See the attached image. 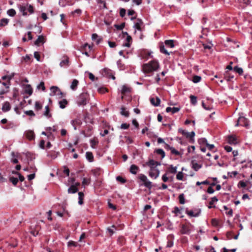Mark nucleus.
I'll list each match as a JSON object with an SVG mask.
<instances>
[{
	"label": "nucleus",
	"instance_id": "54",
	"mask_svg": "<svg viewBox=\"0 0 252 252\" xmlns=\"http://www.w3.org/2000/svg\"><path fill=\"white\" fill-rule=\"evenodd\" d=\"M116 180L117 181L122 184L125 183L126 182V180L120 176H117L116 177Z\"/></svg>",
	"mask_w": 252,
	"mask_h": 252
},
{
	"label": "nucleus",
	"instance_id": "57",
	"mask_svg": "<svg viewBox=\"0 0 252 252\" xmlns=\"http://www.w3.org/2000/svg\"><path fill=\"white\" fill-rule=\"evenodd\" d=\"M90 183V180L87 178H83L82 180V185L86 186L88 185Z\"/></svg>",
	"mask_w": 252,
	"mask_h": 252
},
{
	"label": "nucleus",
	"instance_id": "56",
	"mask_svg": "<svg viewBox=\"0 0 252 252\" xmlns=\"http://www.w3.org/2000/svg\"><path fill=\"white\" fill-rule=\"evenodd\" d=\"M77 244L76 242H75L73 241H69L67 242V246L70 247H76Z\"/></svg>",
	"mask_w": 252,
	"mask_h": 252
},
{
	"label": "nucleus",
	"instance_id": "24",
	"mask_svg": "<svg viewBox=\"0 0 252 252\" xmlns=\"http://www.w3.org/2000/svg\"><path fill=\"white\" fill-rule=\"evenodd\" d=\"M92 40L96 41V43L98 44L102 40V38L99 37L96 33H93L92 35Z\"/></svg>",
	"mask_w": 252,
	"mask_h": 252
},
{
	"label": "nucleus",
	"instance_id": "46",
	"mask_svg": "<svg viewBox=\"0 0 252 252\" xmlns=\"http://www.w3.org/2000/svg\"><path fill=\"white\" fill-rule=\"evenodd\" d=\"M7 14L11 17H13L16 14V11L14 9H10L7 10Z\"/></svg>",
	"mask_w": 252,
	"mask_h": 252
},
{
	"label": "nucleus",
	"instance_id": "31",
	"mask_svg": "<svg viewBox=\"0 0 252 252\" xmlns=\"http://www.w3.org/2000/svg\"><path fill=\"white\" fill-rule=\"evenodd\" d=\"M192 168L196 171H198L199 169L201 168V165L199 164L196 162L193 161L191 162Z\"/></svg>",
	"mask_w": 252,
	"mask_h": 252
},
{
	"label": "nucleus",
	"instance_id": "28",
	"mask_svg": "<svg viewBox=\"0 0 252 252\" xmlns=\"http://www.w3.org/2000/svg\"><path fill=\"white\" fill-rule=\"evenodd\" d=\"M138 170V167L134 164L130 167V172L132 174H136Z\"/></svg>",
	"mask_w": 252,
	"mask_h": 252
},
{
	"label": "nucleus",
	"instance_id": "30",
	"mask_svg": "<svg viewBox=\"0 0 252 252\" xmlns=\"http://www.w3.org/2000/svg\"><path fill=\"white\" fill-rule=\"evenodd\" d=\"M164 44L167 47L173 48L174 47L173 40H166L164 41Z\"/></svg>",
	"mask_w": 252,
	"mask_h": 252
},
{
	"label": "nucleus",
	"instance_id": "9",
	"mask_svg": "<svg viewBox=\"0 0 252 252\" xmlns=\"http://www.w3.org/2000/svg\"><path fill=\"white\" fill-rule=\"evenodd\" d=\"M146 165L148 166L150 169L157 168V166L160 165V163L153 159H150L148 162H146Z\"/></svg>",
	"mask_w": 252,
	"mask_h": 252
},
{
	"label": "nucleus",
	"instance_id": "36",
	"mask_svg": "<svg viewBox=\"0 0 252 252\" xmlns=\"http://www.w3.org/2000/svg\"><path fill=\"white\" fill-rule=\"evenodd\" d=\"M198 143L200 145V146H202L204 145H206L208 143L207 139L205 138H201L199 139L198 140Z\"/></svg>",
	"mask_w": 252,
	"mask_h": 252
},
{
	"label": "nucleus",
	"instance_id": "35",
	"mask_svg": "<svg viewBox=\"0 0 252 252\" xmlns=\"http://www.w3.org/2000/svg\"><path fill=\"white\" fill-rule=\"evenodd\" d=\"M224 209L226 210L225 214L228 216L229 217H231L233 215V210L232 209H229L227 208L226 206H224L223 207Z\"/></svg>",
	"mask_w": 252,
	"mask_h": 252
},
{
	"label": "nucleus",
	"instance_id": "22",
	"mask_svg": "<svg viewBox=\"0 0 252 252\" xmlns=\"http://www.w3.org/2000/svg\"><path fill=\"white\" fill-rule=\"evenodd\" d=\"M67 104L68 101L66 99H63L59 101V105L61 109L65 108Z\"/></svg>",
	"mask_w": 252,
	"mask_h": 252
},
{
	"label": "nucleus",
	"instance_id": "50",
	"mask_svg": "<svg viewBox=\"0 0 252 252\" xmlns=\"http://www.w3.org/2000/svg\"><path fill=\"white\" fill-rule=\"evenodd\" d=\"M9 180L13 185L15 186L17 185L18 182V179L14 177H10Z\"/></svg>",
	"mask_w": 252,
	"mask_h": 252
},
{
	"label": "nucleus",
	"instance_id": "33",
	"mask_svg": "<svg viewBox=\"0 0 252 252\" xmlns=\"http://www.w3.org/2000/svg\"><path fill=\"white\" fill-rule=\"evenodd\" d=\"M121 91L122 94H125L126 93L129 92L130 91V89L126 85H123L122 87Z\"/></svg>",
	"mask_w": 252,
	"mask_h": 252
},
{
	"label": "nucleus",
	"instance_id": "51",
	"mask_svg": "<svg viewBox=\"0 0 252 252\" xmlns=\"http://www.w3.org/2000/svg\"><path fill=\"white\" fill-rule=\"evenodd\" d=\"M227 174L229 177L232 178L235 177L236 175H237L238 173L236 171H234L232 172H228Z\"/></svg>",
	"mask_w": 252,
	"mask_h": 252
},
{
	"label": "nucleus",
	"instance_id": "6",
	"mask_svg": "<svg viewBox=\"0 0 252 252\" xmlns=\"http://www.w3.org/2000/svg\"><path fill=\"white\" fill-rule=\"evenodd\" d=\"M242 126L248 128L249 126L248 120L244 117H240L235 126Z\"/></svg>",
	"mask_w": 252,
	"mask_h": 252
},
{
	"label": "nucleus",
	"instance_id": "18",
	"mask_svg": "<svg viewBox=\"0 0 252 252\" xmlns=\"http://www.w3.org/2000/svg\"><path fill=\"white\" fill-rule=\"evenodd\" d=\"M26 137L30 140H32L34 138V133L32 130H28L25 132Z\"/></svg>",
	"mask_w": 252,
	"mask_h": 252
},
{
	"label": "nucleus",
	"instance_id": "37",
	"mask_svg": "<svg viewBox=\"0 0 252 252\" xmlns=\"http://www.w3.org/2000/svg\"><path fill=\"white\" fill-rule=\"evenodd\" d=\"M121 114L127 117L129 116V112L124 107H122L121 108Z\"/></svg>",
	"mask_w": 252,
	"mask_h": 252
},
{
	"label": "nucleus",
	"instance_id": "47",
	"mask_svg": "<svg viewBox=\"0 0 252 252\" xmlns=\"http://www.w3.org/2000/svg\"><path fill=\"white\" fill-rule=\"evenodd\" d=\"M201 77L199 76L195 75L193 77L192 81L194 83H198L200 81Z\"/></svg>",
	"mask_w": 252,
	"mask_h": 252
},
{
	"label": "nucleus",
	"instance_id": "60",
	"mask_svg": "<svg viewBox=\"0 0 252 252\" xmlns=\"http://www.w3.org/2000/svg\"><path fill=\"white\" fill-rule=\"evenodd\" d=\"M11 155L13 157V158L11 159V161L14 163H17L18 162V160L17 158H14L15 157L14 153L12 152Z\"/></svg>",
	"mask_w": 252,
	"mask_h": 252
},
{
	"label": "nucleus",
	"instance_id": "53",
	"mask_svg": "<svg viewBox=\"0 0 252 252\" xmlns=\"http://www.w3.org/2000/svg\"><path fill=\"white\" fill-rule=\"evenodd\" d=\"M170 151H171V153L173 154V155H176V156H179L180 155V152L176 150L174 147H172L170 148Z\"/></svg>",
	"mask_w": 252,
	"mask_h": 252
},
{
	"label": "nucleus",
	"instance_id": "19",
	"mask_svg": "<svg viewBox=\"0 0 252 252\" xmlns=\"http://www.w3.org/2000/svg\"><path fill=\"white\" fill-rule=\"evenodd\" d=\"M168 241L166 245L167 248H171L173 246V236L172 235H169L167 237Z\"/></svg>",
	"mask_w": 252,
	"mask_h": 252
},
{
	"label": "nucleus",
	"instance_id": "64",
	"mask_svg": "<svg viewBox=\"0 0 252 252\" xmlns=\"http://www.w3.org/2000/svg\"><path fill=\"white\" fill-rule=\"evenodd\" d=\"M34 57L36 59V60L37 61H40V54H39V52H34Z\"/></svg>",
	"mask_w": 252,
	"mask_h": 252
},
{
	"label": "nucleus",
	"instance_id": "58",
	"mask_svg": "<svg viewBox=\"0 0 252 252\" xmlns=\"http://www.w3.org/2000/svg\"><path fill=\"white\" fill-rule=\"evenodd\" d=\"M25 114H26L27 115L30 116H34L35 114L34 113L33 111L32 110H29V111H25Z\"/></svg>",
	"mask_w": 252,
	"mask_h": 252
},
{
	"label": "nucleus",
	"instance_id": "20",
	"mask_svg": "<svg viewBox=\"0 0 252 252\" xmlns=\"http://www.w3.org/2000/svg\"><path fill=\"white\" fill-rule=\"evenodd\" d=\"M180 108L167 107L166 108V112L167 113L172 112V114L176 113L180 111Z\"/></svg>",
	"mask_w": 252,
	"mask_h": 252
},
{
	"label": "nucleus",
	"instance_id": "49",
	"mask_svg": "<svg viewBox=\"0 0 252 252\" xmlns=\"http://www.w3.org/2000/svg\"><path fill=\"white\" fill-rule=\"evenodd\" d=\"M184 177L183 173L182 171L179 172L176 175V179L178 180H183Z\"/></svg>",
	"mask_w": 252,
	"mask_h": 252
},
{
	"label": "nucleus",
	"instance_id": "40",
	"mask_svg": "<svg viewBox=\"0 0 252 252\" xmlns=\"http://www.w3.org/2000/svg\"><path fill=\"white\" fill-rule=\"evenodd\" d=\"M160 52L164 54L169 55L170 53L165 49L164 45L162 44L159 46Z\"/></svg>",
	"mask_w": 252,
	"mask_h": 252
},
{
	"label": "nucleus",
	"instance_id": "32",
	"mask_svg": "<svg viewBox=\"0 0 252 252\" xmlns=\"http://www.w3.org/2000/svg\"><path fill=\"white\" fill-rule=\"evenodd\" d=\"M86 158L90 161L92 162L94 159V156L92 153L90 152H87L86 153Z\"/></svg>",
	"mask_w": 252,
	"mask_h": 252
},
{
	"label": "nucleus",
	"instance_id": "55",
	"mask_svg": "<svg viewBox=\"0 0 252 252\" xmlns=\"http://www.w3.org/2000/svg\"><path fill=\"white\" fill-rule=\"evenodd\" d=\"M181 209H180L179 207H175L172 212L175 214L176 215H178V214L181 213Z\"/></svg>",
	"mask_w": 252,
	"mask_h": 252
},
{
	"label": "nucleus",
	"instance_id": "44",
	"mask_svg": "<svg viewBox=\"0 0 252 252\" xmlns=\"http://www.w3.org/2000/svg\"><path fill=\"white\" fill-rule=\"evenodd\" d=\"M233 70L235 72L238 73L240 75H242L243 73V70L241 67H238L237 66H235L233 68Z\"/></svg>",
	"mask_w": 252,
	"mask_h": 252
},
{
	"label": "nucleus",
	"instance_id": "4",
	"mask_svg": "<svg viewBox=\"0 0 252 252\" xmlns=\"http://www.w3.org/2000/svg\"><path fill=\"white\" fill-rule=\"evenodd\" d=\"M51 93L50 94V96L57 95L59 98H61L65 96L61 90L57 86H52L50 87Z\"/></svg>",
	"mask_w": 252,
	"mask_h": 252
},
{
	"label": "nucleus",
	"instance_id": "48",
	"mask_svg": "<svg viewBox=\"0 0 252 252\" xmlns=\"http://www.w3.org/2000/svg\"><path fill=\"white\" fill-rule=\"evenodd\" d=\"M189 97L191 103L193 105L196 104L197 103V97L195 96L192 95H191Z\"/></svg>",
	"mask_w": 252,
	"mask_h": 252
},
{
	"label": "nucleus",
	"instance_id": "52",
	"mask_svg": "<svg viewBox=\"0 0 252 252\" xmlns=\"http://www.w3.org/2000/svg\"><path fill=\"white\" fill-rule=\"evenodd\" d=\"M179 199L180 204H184L185 203V200L183 194H181L179 195Z\"/></svg>",
	"mask_w": 252,
	"mask_h": 252
},
{
	"label": "nucleus",
	"instance_id": "62",
	"mask_svg": "<svg viewBox=\"0 0 252 252\" xmlns=\"http://www.w3.org/2000/svg\"><path fill=\"white\" fill-rule=\"evenodd\" d=\"M14 174H16L17 175H18V177H19V180L21 181V182H23L25 180V178L23 176H22L21 174H20L19 173L17 172H13Z\"/></svg>",
	"mask_w": 252,
	"mask_h": 252
},
{
	"label": "nucleus",
	"instance_id": "16",
	"mask_svg": "<svg viewBox=\"0 0 252 252\" xmlns=\"http://www.w3.org/2000/svg\"><path fill=\"white\" fill-rule=\"evenodd\" d=\"M150 102L151 104L155 106H158L160 103V99L158 97H152L150 98Z\"/></svg>",
	"mask_w": 252,
	"mask_h": 252
},
{
	"label": "nucleus",
	"instance_id": "59",
	"mask_svg": "<svg viewBox=\"0 0 252 252\" xmlns=\"http://www.w3.org/2000/svg\"><path fill=\"white\" fill-rule=\"evenodd\" d=\"M37 89H41L42 91H45V87L43 82H41L40 84L37 87Z\"/></svg>",
	"mask_w": 252,
	"mask_h": 252
},
{
	"label": "nucleus",
	"instance_id": "10",
	"mask_svg": "<svg viewBox=\"0 0 252 252\" xmlns=\"http://www.w3.org/2000/svg\"><path fill=\"white\" fill-rule=\"evenodd\" d=\"M180 232L182 234H189L190 232L189 226L187 224H183L180 230Z\"/></svg>",
	"mask_w": 252,
	"mask_h": 252
},
{
	"label": "nucleus",
	"instance_id": "41",
	"mask_svg": "<svg viewBox=\"0 0 252 252\" xmlns=\"http://www.w3.org/2000/svg\"><path fill=\"white\" fill-rule=\"evenodd\" d=\"M126 33L127 35V37L126 38V40L127 42L125 43L124 44V46H126V47H130V43H129V42L132 41V38H131V37L130 35H128L126 32Z\"/></svg>",
	"mask_w": 252,
	"mask_h": 252
},
{
	"label": "nucleus",
	"instance_id": "63",
	"mask_svg": "<svg viewBox=\"0 0 252 252\" xmlns=\"http://www.w3.org/2000/svg\"><path fill=\"white\" fill-rule=\"evenodd\" d=\"M129 126V125L126 123H123L121 125V128L123 129H126Z\"/></svg>",
	"mask_w": 252,
	"mask_h": 252
},
{
	"label": "nucleus",
	"instance_id": "27",
	"mask_svg": "<svg viewBox=\"0 0 252 252\" xmlns=\"http://www.w3.org/2000/svg\"><path fill=\"white\" fill-rule=\"evenodd\" d=\"M195 136V132L191 131V132H187L185 136L187 138H189L191 142H194V137Z\"/></svg>",
	"mask_w": 252,
	"mask_h": 252
},
{
	"label": "nucleus",
	"instance_id": "42",
	"mask_svg": "<svg viewBox=\"0 0 252 252\" xmlns=\"http://www.w3.org/2000/svg\"><path fill=\"white\" fill-rule=\"evenodd\" d=\"M83 197H84V194L82 192H78V203L80 205H82L83 203Z\"/></svg>",
	"mask_w": 252,
	"mask_h": 252
},
{
	"label": "nucleus",
	"instance_id": "26",
	"mask_svg": "<svg viewBox=\"0 0 252 252\" xmlns=\"http://www.w3.org/2000/svg\"><path fill=\"white\" fill-rule=\"evenodd\" d=\"M44 42V38L43 35H40L38 37L37 39L35 41L34 44L38 46L40 43Z\"/></svg>",
	"mask_w": 252,
	"mask_h": 252
},
{
	"label": "nucleus",
	"instance_id": "61",
	"mask_svg": "<svg viewBox=\"0 0 252 252\" xmlns=\"http://www.w3.org/2000/svg\"><path fill=\"white\" fill-rule=\"evenodd\" d=\"M218 201L217 197L214 196L211 198V200L209 202V204L210 205H213L215 203L217 202Z\"/></svg>",
	"mask_w": 252,
	"mask_h": 252
},
{
	"label": "nucleus",
	"instance_id": "1",
	"mask_svg": "<svg viewBox=\"0 0 252 252\" xmlns=\"http://www.w3.org/2000/svg\"><path fill=\"white\" fill-rule=\"evenodd\" d=\"M159 63L156 60H152L142 65V70L145 74H150L158 70Z\"/></svg>",
	"mask_w": 252,
	"mask_h": 252
},
{
	"label": "nucleus",
	"instance_id": "23",
	"mask_svg": "<svg viewBox=\"0 0 252 252\" xmlns=\"http://www.w3.org/2000/svg\"><path fill=\"white\" fill-rule=\"evenodd\" d=\"M177 167L176 166H173V165H170L167 168V172L171 174H175L177 172Z\"/></svg>",
	"mask_w": 252,
	"mask_h": 252
},
{
	"label": "nucleus",
	"instance_id": "38",
	"mask_svg": "<svg viewBox=\"0 0 252 252\" xmlns=\"http://www.w3.org/2000/svg\"><path fill=\"white\" fill-rule=\"evenodd\" d=\"M155 152L158 155H160L161 156V158H164L165 157V154L164 151L162 149H157L155 151Z\"/></svg>",
	"mask_w": 252,
	"mask_h": 252
},
{
	"label": "nucleus",
	"instance_id": "5",
	"mask_svg": "<svg viewBox=\"0 0 252 252\" xmlns=\"http://www.w3.org/2000/svg\"><path fill=\"white\" fill-rule=\"evenodd\" d=\"M138 178L140 181L143 183V185L145 187L150 189L152 188V183L148 179L146 175L143 174H140L139 175Z\"/></svg>",
	"mask_w": 252,
	"mask_h": 252
},
{
	"label": "nucleus",
	"instance_id": "21",
	"mask_svg": "<svg viewBox=\"0 0 252 252\" xmlns=\"http://www.w3.org/2000/svg\"><path fill=\"white\" fill-rule=\"evenodd\" d=\"M228 142L230 144H236L237 143V140L236 136L233 135L229 136L228 137Z\"/></svg>",
	"mask_w": 252,
	"mask_h": 252
},
{
	"label": "nucleus",
	"instance_id": "14",
	"mask_svg": "<svg viewBox=\"0 0 252 252\" xmlns=\"http://www.w3.org/2000/svg\"><path fill=\"white\" fill-rule=\"evenodd\" d=\"M24 89L25 94H28L29 95H31L32 94L33 91L32 88L30 85H26L24 86Z\"/></svg>",
	"mask_w": 252,
	"mask_h": 252
},
{
	"label": "nucleus",
	"instance_id": "29",
	"mask_svg": "<svg viewBox=\"0 0 252 252\" xmlns=\"http://www.w3.org/2000/svg\"><path fill=\"white\" fill-rule=\"evenodd\" d=\"M9 20L7 18H2L0 20V27H3L8 25Z\"/></svg>",
	"mask_w": 252,
	"mask_h": 252
},
{
	"label": "nucleus",
	"instance_id": "13",
	"mask_svg": "<svg viewBox=\"0 0 252 252\" xmlns=\"http://www.w3.org/2000/svg\"><path fill=\"white\" fill-rule=\"evenodd\" d=\"M63 59L60 62V66L61 67H67L69 66V58L65 56L63 57Z\"/></svg>",
	"mask_w": 252,
	"mask_h": 252
},
{
	"label": "nucleus",
	"instance_id": "12",
	"mask_svg": "<svg viewBox=\"0 0 252 252\" xmlns=\"http://www.w3.org/2000/svg\"><path fill=\"white\" fill-rule=\"evenodd\" d=\"M143 23L142 21L140 19H138L134 23L133 28L138 31H141V26L143 25Z\"/></svg>",
	"mask_w": 252,
	"mask_h": 252
},
{
	"label": "nucleus",
	"instance_id": "3",
	"mask_svg": "<svg viewBox=\"0 0 252 252\" xmlns=\"http://www.w3.org/2000/svg\"><path fill=\"white\" fill-rule=\"evenodd\" d=\"M89 95L87 93H82L76 98V103L79 106L85 105L88 101Z\"/></svg>",
	"mask_w": 252,
	"mask_h": 252
},
{
	"label": "nucleus",
	"instance_id": "15",
	"mask_svg": "<svg viewBox=\"0 0 252 252\" xmlns=\"http://www.w3.org/2000/svg\"><path fill=\"white\" fill-rule=\"evenodd\" d=\"M78 185H79V183L76 184V185H71L68 189V193H74L77 192L78 189L77 186Z\"/></svg>",
	"mask_w": 252,
	"mask_h": 252
},
{
	"label": "nucleus",
	"instance_id": "45",
	"mask_svg": "<svg viewBox=\"0 0 252 252\" xmlns=\"http://www.w3.org/2000/svg\"><path fill=\"white\" fill-rule=\"evenodd\" d=\"M14 73H12L10 75H4L1 77V79L3 80H5L7 79L8 80L9 83H10V81L12 79V78L14 77Z\"/></svg>",
	"mask_w": 252,
	"mask_h": 252
},
{
	"label": "nucleus",
	"instance_id": "7",
	"mask_svg": "<svg viewBox=\"0 0 252 252\" xmlns=\"http://www.w3.org/2000/svg\"><path fill=\"white\" fill-rule=\"evenodd\" d=\"M186 214L190 217H197L199 216L201 213L200 209H194L193 210H188V209L186 211Z\"/></svg>",
	"mask_w": 252,
	"mask_h": 252
},
{
	"label": "nucleus",
	"instance_id": "2",
	"mask_svg": "<svg viewBox=\"0 0 252 252\" xmlns=\"http://www.w3.org/2000/svg\"><path fill=\"white\" fill-rule=\"evenodd\" d=\"M18 8L20 12L22 13V15L24 16L28 15L27 11H28L30 14L34 13L33 7L29 3L19 5Z\"/></svg>",
	"mask_w": 252,
	"mask_h": 252
},
{
	"label": "nucleus",
	"instance_id": "34",
	"mask_svg": "<svg viewBox=\"0 0 252 252\" xmlns=\"http://www.w3.org/2000/svg\"><path fill=\"white\" fill-rule=\"evenodd\" d=\"M78 81L76 79H74L73 80V81L72 82L71 84L70 85V88L73 90H76L77 86H78Z\"/></svg>",
	"mask_w": 252,
	"mask_h": 252
},
{
	"label": "nucleus",
	"instance_id": "11",
	"mask_svg": "<svg viewBox=\"0 0 252 252\" xmlns=\"http://www.w3.org/2000/svg\"><path fill=\"white\" fill-rule=\"evenodd\" d=\"M11 109V105L8 101H5L2 104L1 110L3 112H7Z\"/></svg>",
	"mask_w": 252,
	"mask_h": 252
},
{
	"label": "nucleus",
	"instance_id": "17",
	"mask_svg": "<svg viewBox=\"0 0 252 252\" xmlns=\"http://www.w3.org/2000/svg\"><path fill=\"white\" fill-rule=\"evenodd\" d=\"M82 122L80 119L77 118L74 120H72L71 121V124L73 126L74 129H76V127L81 124Z\"/></svg>",
	"mask_w": 252,
	"mask_h": 252
},
{
	"label": "nucleus",
	"instance_id": "39",
	"mask_svg": "<svg viewBox=\"0 0 252 252\" xmlns=\"http://www.w3.org/2000/svg\"><path fill=\"white\" fill-rule=\"evenodd\" d=\"M45 111L44 113V115L48 118L51 117V114L50 113L49 107L47 105L45 108Z\"/></svg>",
	"mask_w": 252,
	"mask_h": 252
},
{
	"label": "nucleus",
	"instance_id": "25",
	"mask_svg": "<svg viewBox=\"0 0 252 252\" xmlns=\"http://www.w3.org/2000/svg\"><path fill=\"white\" fill-rule=\"evenodd\" d=\"M96 2L100 9L106 8V2L104 0H96Z\"/></svg>",
	"mask_w": 252,
	"mask_h": 252
},
{
	"label": "nucleus",
	"instance_id": "43",
	"mask_svg": "<svg viewBox=\"0 0 252 252\" xmlns=\"http://www.w3.org/2000/svg\"><path fill=\"white\" fill-rule=\"evenodd\" d=\"M42 108V104L39 101H36L35 102L34 108L36 111L40 110Z\"/></svg>",
	"mask_w": 252,
	"mask_h": 252
},
{
	"label": "nucleus",
	"instance_id": "8",
	"mask_svg": "<svg viewBox=\"0 0 252 252\" xmlns=\"http://www.w3.org/2000/svg\"><path fill=\"white\" fill-rule=\"evenodd\" d=\"M159 170L157 168H152L150 169V171L149 172V176L155 179H157L159 175Z\"/></svg>",
	"mask_w": 252,
	"mask_h": 252
}]
</instances>
